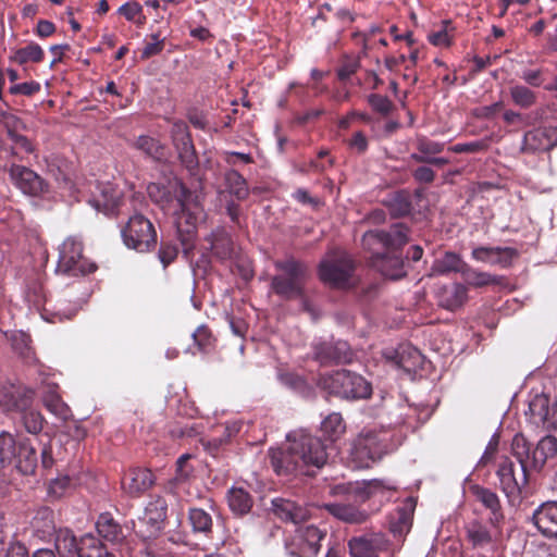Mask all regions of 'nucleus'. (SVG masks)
Returning a JSON list of instances; mask_svg holds the SVG:
<instances>
[{
  "label": "nucleus",
  "instance_id": "23",
  "mask_svg": "<svg viewBox=\"0 0 557 557\" xmlns=\"http://www.w3.org/2000/svg\"><path fill=\"white\" fill-rule=\"evenodd\" d=\"M325 508L336 519L351 524H359L369 518V513L366 510L358 508L351 504L344 503H329L324 504Z\"/></svg>",
  "mask_w": 557,
  "mask_h": 557
},
{
  "label": "nucleus",
  "instance_id": "6",
  "mask_svg": "<svg viewBox=\"0 0 557 557\" xmlns=\"http://www.w3.org/2000/svg\"><path fill=\"white\" fill-rule=\"evenodd\" d=\"M96 269V264L83 256V243L77 237H67L59 247L57 273L79 276L91 273Z\"/></svg>",
  "mask_w": 557,
  "mask_h": 557
},
{
  "label": "nucleus",
  "instance_id": "55",
  "mask_svg": "<svg viewBox=\"0 0 557 557\" xmlns=\"http://www.w3.org/2000/svg\"><path fill=\"white\" fill-rule=\"evenodd\" d=\"M147 191L151 200L160 205L162 208H166L173 201L170 190L160 184H149Z\"/></svg>",
  "mask_w": 557,
  "mask_h": 557
},
{
  "label": "nucleus",
  "instance_id": "21",
  "mask_svg": "<svg viewBox=\"0 0 557 557\" xmlns=\"http://www.w3.org/2000/svg\"><path fill=\"white\" fill-rule=\"evenodd\" d=\"M414 508L416 502L413 498H407L401 506L391 513L388 528L395 537H403L408 534L412 527Z\"/></svg>",
  "mask_w": 557,
  "mask_h": 557
},
{
  "label": "nucleus",
  "instance_id": "30",
  "mask_svg": "<svg viewBox=\"0 0 557 557\" xmlns=\"http://www.w3.org/2000/svg\"><path fill=\"white\" fill-rule=\"evenodd\" d=\"M557 454V438L547 435L539 441L536 447L532 450L531 467L541 469L545 462Z\"/></svg>",
  "mask_w": 557,
  "mask_h": 557
},
{
  "label": "nucleus",
  "instance_id": "35",
  "mask_svg": "<svg viewBox=\"0 0 557 557\" xmlns=\"http://www.w3.org/2000/svg\"><path fill=\"white\" fill-rule=\"evenodd\" d=\"M32 528L40 537L51 535L55 530L53 511L49 507H40L32 520Z\"/></svg>",
  "mask_w": 557,
  "mask_h": 557
},
{
  "label": "nucleus",
  "instance_id": "54",
  "mask_svg": "<svg viewBox=\"0 0 557 557\" xmlns=\"http://www.w3.org/2000/svg\"><path fill=\"white\" fill-rule=\"evenodd\" d=\"M168 504L165 499L159 495L151 497L145 507L144 515L156 518L162 522L166 519Z\"/></svg>",
  "mask_w": 557,
  "mask_h": 557
},
{
  "label": "nucleus",
  "instance_id": "4",
  "mask_svg": "<svg viewBox=\"0 0 557 557\" xmlns=\"http://www.w3.org/2000/svg\"><path fill=\"white\" fill-rule=\"evenodd\" d=\"M319 385L330 394L345 399H366L372 394L371 384L360 374L348 370L321 375Z\"/></svg>",
  "mask_w": 557,
  "mask_h": 557
},
{
  "label": "nucleus",
  "instance_id": "64",
  "mask_svg": "<svg viewBox=\"0 0 557 557\" xmlns=\"http://www.w3.org/2000/svg\"><path fill=\"white\" fill-rule=\"evenodd\" d=\"M152 42L146 44L141 51V58L143 59H149L153 55H157L162 52L164 47V39L160 37V34H152L151 35Z\"/></svg>",
  "mask_w": 557,
  "mask_h": 557
},
{
  "label": "nucleus",
  "instance_id": "34",
  "mask_svg": "<svg viewBox=\"0 0 557 557\" xmlns=\"http://www.w3.org/2000/svg\"><path fill=\"white\" fill-rule=\"evenodd\" d=\"M549 398L545 394H536L529 401L528 414L532 423L544 426L547 423L548 414L550 412Z\"/></svg>",
  "mask_w": 557,
  "mask_h": 557
},
{
  "label": "nucleus",
  "instance_id": "1",
  "mask_svg": "<svg viewBox=\"0 0 557 557\" xmlns=\"http://www.w3.org/2000/svg\"><path fill=\"white\" fill-rule=\"evenodd\" d=\"M286 448L270 449L271 466L277 475H311L313 468H322L327 460L325 445L307 431L287 435Z\"/></svg>",
  "mask_w": 557,
  "mask_h": 557
},
{
  "label": "nucleus",
  "instance_id": "3",
  "mask_svg": "<svg viewBox=\"0 0 557 557\" xmlns=\"http://www.w3.org/2000/svg\"><path fill=\"white\" fill-rule=\"evenodd\" d=\"M172 188L175 194L174 200L177 207L175 211L177 236L184 256L188 257L195 247L199 208L197 202L193 200L190 190H188L185 185L176 182Z\"/></svg>",
  "mask_w": 557,
  "mask_h": 557
},
{
  "label": "nucleus",
  "instance_id": "49",
  "mask_svg": "<svg viewBox=\"0 0 557 557\" xmlns=\"http://www.w3.org/2000/svg\"><path fill=\"white\" fill-rule=\"evenodd\" d=\"M20 416L23 425L28 433L38 434L41 432L45 419L38 410L33 408V405L28 406V408L25 411H22Z\"/></svg>",
  "mask_w": 557,
  "mask_h": 557
},
{
  "label": "nucleus",
  "instance_id": "9",
  "mask_svg": "<svg viewBox=\"0 0 557 557\" xmlns=\"http://www.w3.org/2000/svg\"><path fill=\"white\" fill-rule=\"evenodd\" d=\"M354 272V262L346 252H336L320 263V278L334 287L344 288L349 285Z\"/></svg>",
  "mask_w": 557,
  "mask_h": 557
},
{
  "label": "nucleus",
  "instance_id": "33",
  "mask_svg": "<svg viewBox=\"0 0 557 557\" xmlns=\"http://www.w3.org/2000/svg\"><path fill=\"white\" fill-rule=\"evenodd\" d=\"M17 468L23 474L33 473L37 466V453L28 438L17 442L16 458Z\"/></svg>",
  "mask_w": 557,
  "mask_h": 557
},
{
  "label": "nucleus",
  "instance_id": "11",
  "mask_svg": "<svg viewBox=\"0 0 557 557\" xmlns=\"http://www.w3.org/2000/svg\"><path fill=\"white\" fill-rule=\"evenodd\" d=\"M9 176L12 184L26 196L41 197L49 191V184L25 165L11 164Z\"/></svg>",
  "mask_w": 557,
  "mask_h": 557
},
{
  "label": "nucleus",
  "instance_id": "47",
  "mask_svg": "<svg viewBox=\"0 0 557 557\" xmlns=\"http://www.w3.org/2000/svg\"><path fill=\"white\" fill-rule=\"evenodd\" d=\"M462 276L466 280V282L473 287H483L498 283L497 276L488 272L478 271L471 268L468 263L466 265V269L463 270Z\"/></svg>",
  "mask_w": 557,
  "mask_h": 557
},
{
  "label": "nucleus",
  "instance_id": "32",
  "mask_svg": "<svg viewBox=\"0 0 557 557\" xmlns=\"http://www.w3.org/2000/svg\"><path fill=\"white\" fill-rule=\"evenodd\" d=\"M466 265L467 263L459 255L447 251L433 262L432 272L436 275H445L451 272L462 275Z\"/></svg>",
  "mask_w": 557,
  "mask_h": 557
},
{
  "label": "nucleus",
  "instance_id": "44",
  "mask_svg": "<svg viewBox=\"0 0 557 557\" xmlns=\"http://www.w3.org/2000/svg\"><path fill=\"white\" fill-rule=\"evenodd\" d=\"M17 442L9 432L0 433V468L12 463L16 458Z\"/></svg>",
  "mask_w": 557,
  "mask_h": 557
},
{
  "label": "nucleus",
  "instance_id": "43",
  "mask_svg": "<svg viewBox=\"0 0 557 557\" xmlns=\"http://www.w3.org/2000/svg\"><path fill=\"white\" fill-rule=\"evenodd\" d=\"M227 191L237 200H244L249 195V188L246 180L237 171L232 170L225 174Z\"/></svg>",
  "mask_w": 557,
  "mask_h": 557
},
{
  "label": "nucleus",
  "instance_id": "39",
  "mask_svg": "<svg viewBox=\"0 0 557 557\" xmlns=\"http://www.w3.org/2000/svg\"><path fill=\"white\" fill-rule=\"evenodd\" d=\"M211 249L215 257L221 260L230 259L233 255V242L231 236L224 231L219 230L211 235Z\"/></svg>",
  "mask_w": 557,
  "mask_h": 557
},
{
  "label": "nucleus",
  "instance_id": "57",
  "mask_svg": "<svg viewBox=\"0 0 557 557\" xmlns=\"http://www.w3.org/2000/svg\"><path fill=\"white\" fill-rule=\"evenodd\" d=\"M277 379L284 386L295 392H304L306 388V381L300 375L293 372L280 371Z\"/></svg>",
  "mask_w": 557,
  "mask_h": 557
},
{
  "label": "nucleus",
  "instance_id": "61",
  "mask_svg": "<svg viewBox=\"0 0 557 557\" xmlns=\"http://www.w3.org/2000/svg\"><path fill=\"white\" fill-rule=\"evenodd\" d=\"M190 458L191 455L184 454L177 459L175 481L183 482L189 479L194 471V468L188 463Z\"/></svg>",
  "mask_w": 557,
  "mask_h": 557
},
{
  "label": "nucleus",
  "instance_id": "46",
  "mask_svg": "<svg viewBox=\"0 0 557 557\" xmlns=\"http://www.w3.org/2000/svg\"><path fill=\"white\" fill-rule=\"evenodd\" d=\"M511 451L520 466L525 468L531 467L532 451L530 450V445L527 438L522 434H516L513 436Z\"/></svg>",
  "mask_w": 557,
  "mask_h": 557
},
{
  "label": "nucleus",
  "instance_id": "59",
  "mask_svg": "<svg viewBox=\"0 0 557 557\" xmlns=\"http://www.w3.org/2000/svg\"><path fill=\"white\" fill-rule=\"evenodd\" d=\"M450 25L449 21L443 22V28L429 34V41L435 47H448L451 44V35L449 34L448 26Z\"/></svg>",
  "mask_w": 557,
  "mask_h": 557
},
{
  "label": "nucleus",
  "instance_id": "24",
  "mask_svg": "<svg viewBox=\"0 0 557 557\" xmlns=\"http://www.w3.org/2000/svg\"><path fill=\"white\" fill-rule=\"evenodd\" d=\"M437 299L441 307L456 310L467 301L468 288L461 283L443 286L437 292Z\"/></svg>",
  "mask_w": 557,
  "mask_h": 557
},
{
  "label": "nucleus",
  "instance_id": "58",
  "mask_svg": "<svg viewBox=\"0 0 557 557\" xmlns=\"http://www.w3.org/2000/svg\"><path fill=\"white\" fill-rule=\"evenodd\" d=\"M368 102L375 112L383 115H387L394 108L393 102L387 97L379 94L369 95Z\"/></svg>",
  "mask_w": 557,
  "mask_h": 557
},
{
  "label": "nucleus",
  "instance_id": "40",
  "mask_svg": "<svg viewBox=\"0 0 557 557\" xmlns=\"http://www.w3.org/2000/svg\"><path fill=\"white\" fill-rule=\"evenodd\" d=\"M385 205L394 216L407 215L412 209L410 194L406 190L391 194L385 200Z\"/></svg>",
  "mask_w": 557,
  "mask_h": 557
},
{
  "label": "nucleus",
  "instance_id": "28",
  "mask_svg": "<svg viewBox=\"0 0 557 557\" xmlns=\"http://www.w3.org/2000/svg\"><path fill=\"white\" fill-rule=\"evenodd\" d=\"M417 151L410 154V160L417 163H429V161L443 152L445 143L435 141L424 135H418L414 140Z\"/></svg>",
  "mask_w": 557,
  "mask_h": 557
},
{
  "label": "nucleus",
  "instance_id": "50",
  "mask_svg": "<svg viewBox=\"0 0 557 557\" xmlns=\"http://www.w3.org/2000/svg\"><path fill=\"white\" fill-rule=\"evenodd\" d=\"M117 13L124 16L128 22L143 26L146 23V15L144 14L143 5L137 1H127L122 4Z\"/></svg>",
  "mask_w": 557,
  "mask_h": 557
},
{
  "label": "nucleus",
  "instance_id": "10",
  "mask_svg": "<svg viewBox=\"0 0 557 557\" xmlns=\"http://www.w3.org/2000/svg\"><path fill=\"white\" fill-rule=\"evenodd\" d=\"M384 453L377 434L375 432H362L354 440L350 447L349 457L355 468H369L373 462L381 458Z\"/></svg>",
  "mask_w": 557,
  "mask_h": 557
},
{
  "label": "nucleus",
  "instance_id": "25",
  "mask_svg": "<svg viewBox=\"0 0 557 557\" xmlns=\"http://www.w3.org/2000/svg\"><path fill=\"white\" fill-rule=\"evenodd\" d=\"M392 354L393 356L386 355V358L392 359L398 368L406 372L416 371L423 362L421 352L410 345H400Z\"/></svg>",
  "mask_w": 557,
  "mask_h": 557
},
{
  "label": "nucleus",
  "instance_id": "38",
  "mask_svg": "<svg viewBox=\"0 0 557 557\" xmlns=\"http://www.w3.org/2000/svg\"><path fill=\"white\" fill-rule=\"evenodd\" d=\"M188 520L195 533L209 536L212 532L213 521L211 515L202 508H189Z\"/></svg>",
  "mask_w": 557,
  "mask_h": 557
},
{
  "label": "nucleus",
  "instance_id": "53",
  "mask_svg": "<svg viewBox=\"0 0 557 557\" xmlns=\"http://www.w3.org/2000/svg\"><path fill=\"white\" fill-rule=\"evenodd\" d=\"M44 58V50L37 44H29L15 51L13 61L18 64H25L27 62H40Z\"/></svg>",
  "mask_w": 557,
  "mask_h": 557
},
{
  "label": "nucleus",
  "instance_id": "8",
  "mask_svg": "<svg viewBox=\"0 0 557 557\" xmlns=\"http://www.w3.org/2000/svg\"><path fill=\"white\" fill-rule=\"evenodd\" d=\"M325 536V529H320L315 525L300 527L286 541V553L290 557H315Z\"/></svg>",
  "mask_w": 557,
  "mask_h": 557
},
{
  "label": "nucleus",
  "instance_id": "60",
  "mask_svg": "<svg viewBox=\"0 0 557 557\" xmlns=\"http://www.w3.org/2000/svg\"><path fill=\"white\" fill-rule=\"evenodd\" d=\"M71 485V479L67 475L58 476L50 481L48 494L52 498H61Z\"/></svg>",
  "mask_w": 557,
  "mask_h": 557
},
{
  "label": "nucleus",
  "instance_id": "41",
  "mask_svg": "<svg viewBox=\"0 0 557 557\" xmlns=\"http://www.w3.org/2000/svg\"><path fill=\"white\" fill-rule=\"evenodd\" d=\"M77 557H110V554L96 536L87 534L79 540Z\"/></svg>",
  "mask_w": 557,
  "mask_h": 557
},
{
  "label": "nucleus",
  "instance_id": "42",
  "mask_svg": "<svg viewBox=\"0 0 557 557\" xmlns=\"http://www.w3.org/2000/svg\"><path fill=\"white\" fill-rule=\"evenodd\" d=\"M162 521L143 515L135 524L136 534L144 541L156 539L163 529Z\"/></svg>",
  "mask_w": 557,
  "mask_h": 557
},
{
  "label": "nucleus",
  "instance_id": "37",
  "mask_svg": "<svg viewBox=\"0 0 557 557\" xmlns=\"http://www.w3.org/2000/svg\"><path fill=\"white\" fill-rule=\"evenodd\" d=\"M320 430L330 442H336L345 432L346 425L338 412L327 414L321 422Z\"/></svg>",
  "mask_w": 557,
  "mask_h": 557
},
{
  "label": "nucleus",
  "instance_id": "51",
  "mask_svg": "<svg viewBox=\"0 0 557 557\" xmlns=\"http://www.w3.org/2000/svg\"><path fill=\"white\" fill-rule=\"evenodd\" d=\"M42 401L47 410L52 414L61 419L67 418L70 409L54 391L47 392L42 397Z\"/></svg>",
  "mask_w": 557,
  "mask_h": 557
},
{
  "label": "nucleus",
  "instance_id": "19",
  "mask_svg": "<svg viewBox=\"0 0 557 557\" xmlns=\"http://www.w3.org/2000/svg\"><path fill=\"white\" fill-rule=\"evenodd\" d=\"M532 521L545 537L557 540V502L540 505L532 515Z\"/></svg>",
  "mask_w": 557,
  "mask_h": 557
},
{
  "label": "nucleus",
  "instance_id": "20",
  "mask_svg": "<svg viewBox=\"0 0 557 557\" xmlns=\"http://www.w3.org/2000/svg\"><path fill=\"white\" fill-rule=\"evenodd\" d=\"M156 478L149 469L133 468L122 479V487L125 493L138 497L154 484Z\"/></svg>",
  "mask_w": 557,
  "mask_h": 557
},
{
  "label": "nucleus",
  "instance_id": "48",
  "mask_svg": "<svg viewBox=\"0 0 557 557\" xmlns=\"http://www.w3.org/2000/svg\"><path fill=\"white\" fill-rule=\"evenodd\" d=\"M509 94L512 102L523 109H528L536 102V94L523 85L511 86Z\"/></svg>",
  "mask_w": 557,
  "mask_h": 557
},
{
  "label": "nucleus",
  "instance_id": "7",
  "mask_svg": "<svg viewBox=\"0 0 557 557\" xmlns=\"http://www.w3.org/2000/svg\"><path fill=\"white\" fill-rule=\"evenodd\" d=\"M121 233L126 247L138 252L150 251L157 245L154 226L143 214L131 216Z\"/></svg>",
  "mask_w": 557,
  "mask_h": 557
},
{
  "label": "nucleus",
  "instance_id": "18",
  "mask_svg": "<svg viewBox=\"0 0 557 557\" xmlns=\"http://www.w3.org/2000/svg\"><path fill=\"white\" fill-rule=\"evenodd\" d=\"M555 146H557V127H539L524 134L521 151L534 153L547 151Z\"/></svg>",
  "mask_w": 557,
  "mask_h": 557
},
{
  "label": "nucleus",
  "instance_id": "29",
  "mask_svg": "<svg viewBox=\"0 0 557 557\" xmlns=\"http://www.w3.org/2000/svg\"><path fill=\"white\" fill-rule=\"evenodd\" d=\"M96 528L98 534L110 543L117 544L124 540L122 527L109 512H103L98 517Z\"/></svg>",
  "mask_w": 557,
  "mask_h": 557
},
{
  "label": "nucleus",
  "instance_id": "63",
  "mask_svg": "<svg viewBox=\"0 0 557 557\" xmlns=\"http://www.w3.org/2000/svg\"><path fill=\"white\" fill-rule=\"evenodd\" d=\"M171 137H172L173 145H176L181 141L190 139L191 136L188 131L187 124L182 120L173 121L172 127H171Z\"/></svg>",
  "mask_w": 557,
  "mask_h": 557
},
{
  "label": "nucleus",
  "instance_id": "17",
  "mask_svg": "<svg viewBox=\"0 0 557 557\" xmlns=\"http://www.w3.org/2000/svg\"><path fill=\"white\" fill-rule=\"evenodd\" d=\"M518 256L519 252L513 247L478 246L471 251V258L476 262L498 265L500 268L510 267Z\"/></svg>",
  "mask_w": 557,
  "mask_h": 557
},
{
  "label": "nucleus",
  "instance_id": "26",
  "mask_svg": "<svg viewBox=\"0 0 557 557\" xmlns=\"http://www.w3.org/2000/svg\"><path fill=\"white\" fill-rule=\"evenodd\" d=\"M471 493L478 502H480L486 509L491 511V523L498 524L504 516L500 500L497 494L492 490L480 485H473L471 487Z\"/></svg>",
  "mask_w": 557,
  "mask_h": 557
},
{
  "label": "nucleus",
  "instance_id": "16",
  "mask_svg": "<svg viewBox=\"0 0 557 557\" xmlns=\"http://www.w3.org/2000/svg\"><path fill=\"white\" fill-rule=\"evenodd\" d=\"M351 354L344 341H319L313 344V358L320 364L347 362Z\"/></svg>",
  "mask_w": 557,
  "mask_h": 557
},
{
  "label": "nucleus",
  "instance_id": "2",
  "mask_svg": "<svg viewBox=\"0 0 557 557\" xmlns=\"http://www.w3.org/2000/svg\"><path fill=\"white\" fill-rule=\"evenodd\" d=\"M362 247L370 263L382 275L399 280L406 275L403 247L409 242V228L396 223L388 230H370L362 236Z\"/></svg>",
  "mask_w": 557,
  "mask_h": 557
},
{
  "label": "nucleus",
  "instance_id": "45",
  "mask_svg": "<svg viewBox=\"0 0 557 557\" xmlns=\"http://www.w3.org/2000/svg\"><path fill=\"white\" fill-rule=\"evenodd\" d=\"M182 164L189 171L198 166V157L193 139H187L174 145Z\"/></svg>",
  "mask_w": 557,
  "mask_h": 557
},
{
  "label": "nucleus",
  "instance_id": "52",
  "mask_svg": "<svg viewBox=\"0 0 557 557\" xmlns=\"http://www.w3.org/2000/svg\"><path fill=\"white\" fill-rule=\"evenodd\" d=\"M135 147L156 160L163 156V147L159 140L147 135L139 136L135 141Z\"/></svg>",
  "mask_w": 557,
  "mask_h": 557
},
{
  "label": "nucleus",
  "instance_id": "12",
  "mask_svg": "<svg viewBox=\"0 0 557 557\" xmlns=\"http://www.w3.org/2000/svg\"><path fill=\"white\" fill-rule=\"evenodd\" d=\"M527 469L516 466L511 459L504 457L496 471L502 491L507 497H516L528 482Z\"/></svg>",
  "mask_w": 557,
  "mask_h": 557
},
{
  "label": "nucleus",
  "instance_id": "56",
  "mask_svg": "<svg viewBox=\"0 0 557 557\" xmlns=\"http://www.w3.org/2000/svg\"><path fill=\"white\" fill-rule=\"evenodd\" d=\"M488 139L473 140L470 143H460L448 148L455 153H479L488 149Z\"/></svg>",
  "mask_w": 557,
  "mask_h": 557
},
{
  "label": "nucleus",
  "instance_id": "14",
  "mask_svg": "<svg viewBox=\"0 0 557 557\" xmlns=\"http://www.w3.org/2000/svg\"><path fill=\"white\" fill-rule=\"evenodd\" d=\"M466 540L474 549H495L499 531L497 524L483 523L479 520H472L465 525Z\"/></svg>",
  "mask_w": 557,
  "mask_h": 557
},
{
  "label": "nucleus",
  "instance_id": "13",
  "mask_svg": "<svg viewBox=\"0 0 557 557\" xmlns=\"http://www.w3.org/2000/svg\"><path fill=\"white\" fill-rule=\"evenodd\" d=\"M389 547V541L382 532L366 533L348 541L351 557H380Z\"/></svg>",
  "mask_w": 557,
  "mask_h": 557
},
{
  "label": "nucleus",
  "instance_id": "62",
  "mask_svg": "<svg viewBox=\"0 0 557 557\" xmlns=\"http://www.w3.org/2000/svg\"><path fill=\"white\" fill-rule=\"evenodd\" d=\"M12 347L21 356L27 358L30 355V338L23 332L15 333L12 338Z\"/></svg>",
  "mask_w": 557,
  "mask_h": 557
},
{
  "label": "nucleus",
  "instance_id": "27",
  "mask_svg": "<svg viewBox=\"0 0 557 557\" xmlns=\"http://www.w3.org/2000/svg\"><path fill=\"white\" fill-rule=\"evenodd\" d=\"M122 193L110 184L101 187L100 194L89 200V203L104 214H112L120 206Z\"/></svg>",
  "mask_w": 557,
  "mask_h": 557
},
{
  "label": "nucleus",
  "instance_id": "36",
  "mask_svg": "<svg viewBox=\"0 0 557 557\" xmlns=\"http://www.w3.org/2000/svg\"><path fill=\"white\" fill-rule=\"evenodd\" d=\"M79 542L67 529L57 532L54 546L59 557H77Z\"/></svg>",
  "mask_w": 557,
  "mask_h": 557
},
{
  "label": "nucleus",
  "instance_id": "5",
  "mask_svg": "<svg viewBox=\"0 0 557 557\" xmlns=\"http://www.w3.org/2000/svg\"><path fill=\"white\" fill-rule=\"evenodd\" d=\"M274 267L280 273L272 277L273 292L285 299L302 297L307 267L294 258L275 261Z\"/></svg>",
  "mask_w": 557,
  "mask_h": 557
},
{
  "label": "nucleus",
  "instance_id": "15",
  "mask_svg": "<svg viewBox=\"0 0 557 557\" xmlns=\"http://www.w3.org/2000/svg\"><path fill=\"white\" fill-rule=\"evenodd\" d=\"M34 403V392L25 386L4 385L0 387V408L8 413H21Z\"/></svg>",
  "mask_w": 557,
  "mask_h": 557
},
{
  "label": "nucleus",
  "instance_id": "31",
  "mask_svg": "<svg viewBox=\"0 0 557 557\" xmlns=\"http://www.w3.org/2000/svg\"><path fill=\"white\" fill-rule=\"evenodd\" d=\"M226 497L231 511L236 516L247 515L252 508L253 499L243 487H231Z\"/></svg>",
  "mask_w": 557,
  "mask_h": 557
},
{
  "label": "nucleus",
  "instance_id": "22",
  "mask_svg": "<svg viewBox=\"0 0 557 557\" xmlns=\"http://www.w3.org/2000/svg\"><path fill=\"white\" fill-rule=\"evenodd\" d=\"M272 510L281 520L293 522L295 524L302 522L310 517V511L307 507H304L294 500L280 497L272 499Z\"/></svg>",
  "mask_w": 557,
  "mask_h": 557
}]
</instances>
